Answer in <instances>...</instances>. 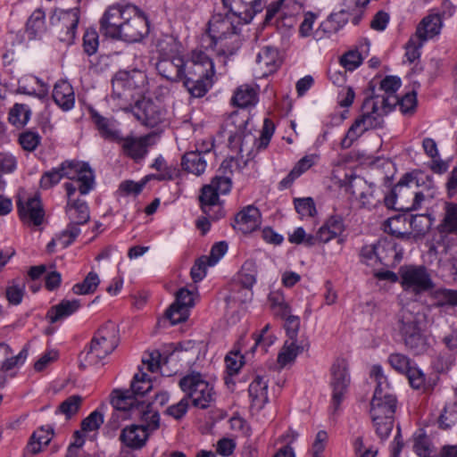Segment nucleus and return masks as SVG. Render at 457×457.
<instances>
[{
    "instance_id": "f257e3e1",
    "label": "nucleus",
    "mask_w": 457,
    "mask_h": 457,
    "mask_svg": "<svg viewBox=\"0 0 457 457\" xmlns=\"http://www.w3.org/2000/svg\"><path fill=\"white\" fill-rule=\"evenodd\" d=\"M401 87V79L396 76H386L380 81V89L386 96H381V106L378 107V96L374 95L375 87L370 84L371 96H368L362 104V114L349 128L346 135L341 140L344 149L349 148L354 140L368 129L379 127L383 122V116L389 112L398 103L396 91Z\"/></svg>"
},
{
    "instance_id": "f03ea898",
    "label": "nucleus",
    "mask_w": 457,
    "mask_h": 457,
    "mask_svg": "<svg viewBox=\"0 0 457 457\" xmlns=\"http://www.w3.org/2000/svg\"><path fill=\"white\" fill-rule=\"evenodd\" d=\"M100 30L108 37L134 43L149 33V23L136 5L117 4L104 12L100 20Z\"/></svg>"
},
{
    "instance_id": "7ed1b4c3",
    "label": "nucleus",
    "mask_w": 457,
    "mask_h": 457,
    "mask_svg": "<svg viewBox=\"0 0 457 457\" xmlns=\"http://www.w3.org/2000/svg\"><path fill=\"white\" fill-rule=\"evenodd\" d=\"M370 377L377 382L370 403V416L378 436L386 439L394 426L397 400L381 366L374 365L370 370Z\"/></svg>"
},
{
    "instance_id": "20e7f679",
    "label": "nucleus",
    "mask_w": 457,
    "mask_h": 457,
    "mask_svg": "<svg viewBox=\"0 0 457 457\" xmlns=\"http://www.w3.org/2000/svg\"><path fill=\"white\" fill-rule=\"evenodd\" d=\"M218 46L217 54L220 56L233 55L240 47L237 27L228 14H214L202 37L203 47L209 49Z\"/></svg>"
},
{
    "instance_id": "39448f33",
    "label": "nucleus",
    "mask_w": 457,
    "mask_h": 457,
    "mask_svg": "<svg viewBox=\"0 0 457 457\" xmlns=\"http://www.w3.org/2000/svg\"><path fill=\"white\" fill-rule=\"evenodd\" d=\"M214 63L202 50H195L185 62L184 87L193 97L204 96L213 84Z\"/></svg>"
},
{
    "instance_id": "423d86ee",
    "label": "nucleus",
    "mask_w": 457,
    "mask_h": 457,
    "mask_svg": "<svg viewBox=\"0 0 457 457\" xmlns=\"http://www.w3.org/2000/svg\"><path fill=\"white\" fill-rule=\"evenodd\" d=\"M118 344L117 327L112 322H107L93 337L85 353V361L88 365L98 364L104 358L114 351Z\"/></svg>"
},
{
    "instance_id": "0eeeda50",
    "label": "nucleus",
    "mask_w": 457,
    "mask_h": 457,
    "mask_svg": "<svg viewBox=\"0 0 457 457\" xmlns=\"http://www.w3.org/2000/svg\"><path fill=\"white\" fill-rule=\"evenodd\" d=\"M152 387L151 378L143 369H139L133 377L130 388L114 389L112 392V403L118 410H132L138 403H145L137 397L144 396Z\"/></svg>"
},
{
    "instance_id": "6e6552de",
    "label": "nucleus",
    "mask_w": 457,
    "mask_h": 457,
    "mask_svg": "<svg viewBox=\"0 0 457 457\" xmlns=\"http://www.w3.org/2000/svg\"><path fill=\"white\" fill-rule=\"evenodd\" d=\"M179 386L195 407L206 409L213 400L212 386L198 372L184 376Z\"/></svg>"
},
{
    "instance_id": "1a4fd4ad",
    "label": "nucleus",
    "mask_w": 457,
    "mask_h": 457,
    "mask_svg": "<svg viewBox=\"0 0 457 457\" xmlns=\"http://www.w3.org/2000/svg\"><path fill=\"white\" fill-rule=\"evenodd\" d=\"M399 275L400 283L404 291L420 295L435 287L430 273L423 265L401 267Z\"/></svg>"
},
{
    "instance_id": "9d476101",
    "label": "nucleus",
    "mask_w": 457,
    "mask_h": 457,
    "mask_svg": "<svg viewBox=\"0 0 457 457\" xmlns=\"http://www.w3.org/2000/svg\"><path fill=\"white\" fill-rule=\"evenodd\" d=\"M79 21V12L77 8L62 11L59 15L52 18L54 33L61 42L66 45L74 42Z\"/></svg>"
},
{
    "instance_id": "9b49d317",
    "label": "nucleus",
    "mask_w": 457,
    "mask_h": 457,
    "mask_svg": "<svg viewBox=\"0 0 457 457\" xmlns=\"http://www.w3.org/2000/svg\"><path fill=\"white\" fill-rule=\"evenodd\" d=\"M62 178L76 179L81 195L88 194L94 187L95 177L93 170L86 163L64 162L60 166Z\"/></svg>"
},
{
    "instance_id": "f8f14e48",
    "label": "nucleus",
    "mask_w": 457,
    "mask_h": 457,
    "mask_svg": "<svg viewBox=\"0 0 457 457\" xmlns=\"http://www.w3.org/2000/svg\"><path fill=\"white\" fill-rule=\"evenodd\" d=\"M348 363L345 359H337L331 367L332 405L337 410L350 385Z\"/></svg>"
},
{
    "instance_id": "ddd939ff",
    "label": "nucleus",
    "mask_w": 457,
    "mask_h": 457,
    "mask_svg": "<svg viewBox=\"0 0 457 457\" xmlns=\"http://www.w3.org/2000/svg\"><path fill=\"white\" fill-rule=\"evenodd\" d=\"M387 361L395 371L408 378L411 387L420 389L424 386V374L408 356L394 353L388 356Z\"/></svg>"
},
{
    "instance_id": "4468645a",
    "label": "nucleus",
    "mask_w": 457,
    "mask_h": 457,
    "mask_svg": "<svg viewBox=\"0 0 457 457\" xmlns=\"http://www.w3.org/2000/svg\"><path fill=\"white\" fill-rule=\"evenodd\" d=\"M347 190L360 201L363 207H375L382 200L380 190L376 189L371 184L367 183V181L361 178H356L351 180Z\"/></svg>"
},
{
    "instance_id": "2eb2a0df",
    "label": "nucleus",
    "mask_w": 457,
    "mask_h": 457,
    "mask_svg": "<svg viewBox=\"0 0 457 457\" xmlns=\"http://www.w3.org/2000/svg\"><path fill=\"white\" fill-rule=\"evenodd\" d=\"M195 305L193 292L187 288H180L176 294L175 302L166 312V317L171 324H179L188 318V311Z\"/></svg>"
},
{
    "instance_id": "dca6fc26",
    "label": "nucleus",
    "mask_w": 457,
    "mask_h": 457,
    "mask_svg": "<svg viewBox=\"0 0 457 457\" xmlns=\"http://www.w3.org/2000/svg\"><path fill=\"white\" fill-rule=\"evenodd\" d=\"M186 60L180 54L159 57L156 69L159 74L172 82H183Z\"/></svg>"
},
{
    "instance_id": "f3484780",
    "label": "nucleus",
    "mask_w": 457,
    "mask_h": 457,
    "mask_svg": "<svg viewBox=\"0 0 457 457\" xmlns=\"http://www.w3.org/2000/svg\"><path fill=\"white\" fill-rule=\"evenodd\" d=\"M257 265L255 261L250 259L244 262L237 276V284L234 287H242V295H233L234 299L246 302L252 297V287L256 282Z\"/></svg>"
},
{
    "instance_id": "a211bd4d",
    "label": "nucleus",
    "mask_w": 457,
    "mask_h": 457,
    "mask_svg": "<svg viewBox=\"0 0 457 457\" xmlns=\"http://www.w3.org/2000/svg\"><path fill=\"white\" fill-rule=\"evenodd\" d=\"M417 179L411 174H405L394 187L389 195H383L385 205L389 209H405L403 203L405 201V194L410 187L416 186Z\"/></svg>"
},
{
    "instance_id": "6ab92c4d",
    "label": "nucleus",
    "mask_w": 457,
    "mask_h": 457,
    "mask_svg": "<svg viewBox=\"0 0 457 457\" xmlns=\"http://www.w3.org/2000/svg\"><path fill=\"white\" fill-rule=\"evenodd\" d=\"M222 2L232 14L245 22L251 21L254 15L263 9L262 0H222Z\"/></svg>"
},
{
    "instance_id": "aec40b11",
    "label": "nucleus",
    "mask_w": 457,
    "mask_h": 457,
    "mask_svg": "<svg viewBox=\"0 0 457 457\" xmlns=\"http://www.w3.org/2000/svg\"><path fill=\"white\" fill-rule=\"evenodd\" d=\"M134 115L142 124L150 128L156 127L164 119L162 109L150 100L137 103Z\"/></svg>"
},
{
    "instance_id": "412c9836",
    "label": "nucleus",
    "mask_w": 457,
    "mask_h": 457,
    "mask_svg": "<svg viewBox=\"0 0 457 457\" xmlns=\"http://www.w3.org/2000/svg\"><path fill=\"white\" fill-rule=\"evenodd\" d=\"M17 208L20 217L24 222H29L35 226L42 224L45 212L37 196L29 198L25 203L21 199L18 200Z\"/></svg>"
},
{
    "instance_id": "4be33fe9",
    "label": "nucleus",
    "mask_w": 457,
    "mask_h": 457,
    "mask_svg": "<svg viewBox=\"0 0 457 457\" xmlns=\"http://www.w3.org/2000/svg\"><path fill=\"white\" fill-rule=\"evenodd\" d=\"M150 136L126 137H120V140L117 144L120 145L122 152L125 155L135 161L141 160L147 153Z\"/></svg>"
},
{
    "instance_id": "5701e85b",
    "label": "nucleus",
    "mask_w": 457,
    "mask_h": 457,
    "mask_svg": "<svg viewBox=\"0 0 457 457\" xmlns=\"http://www.w3.org/2000/svg\"><path fill=\"white\" fill-rule=\"evenodd\" d=\"M91 119L98 130L100 136L105 140L115 142L120 140V132L117 128L116 121L101 115L96 110H90Z\"/></svg>"
},
{
    "instance_id": "b1692460",
    "label": "nucleus",
    "mask_w": 457,
    "mask_h": 457,
    "mask_svg": "<svg viewBox=\"0 0 457 457\" xmlns=\"http://www.w3.org/2000/svg\"><path fill=\"white\" fill-rule=\"evenodd\" d=\"M149 434L140 425L125 427L120 435V442L132 450H138L145 446Z\"/></svg>"
},
{
    "instance_id": "393cba45",
    "label": "nucleus",
    "mask_w": 457,
    "mask_h": 457,
    "mask_svg": "<svg viewBox=\"0 0 457 457\" xmlns=\"http://www.w3.org/2000/svg\"><path fill=\"white\" fill-rule=\"evenodd\" d=\"M261 222V212L253 205L244 208L236 216V228L244 234L256 230Z\"/></svg>"
},
{
    "instance_id": "a878e982",
    "label": "nucleus",
    "mask_w": 457,
    "mask_h": 457,
    "mask_svg": "<svg viewBox=\"0 0 457 457\" xmlns=\"http://www.w3.org/2000/svg\"><path fill=\"white\" fill-rule=\"evenodd\" d=\"M256 64L262 77L275 72L280 65L278 50L272 46H264L256 56Z\"/></svg>"
},
{
    "instance_id": "bb28decb",
    "label": "nucleus",
    "mask_w": 457,
    "mask_h": 457,
    "mask_svg": "<svg viewBox=\"0 0 457 457\" xmlns=\"http://www.w3.org/2000/svg\"><path fill=\"white\" fill-rule=\"evenodd\" d=\"M140 417L139 424L149 435L160 427V415L157 411L153 410L151 403H138L132 409Z\"/></svg>"
},
{
    "instance_id": "cd10ccee",
    "label": "nucleus",
    "mask_w": 457,
    "mask_h": 457,
    "mask_svg": "<svg viewBox=\"0 0 457 457\" xmlns=\"http://www.w3.org/2000/svg\"><path fill=\"white\" fill-rule=\"evenodd\" d=\"M209 154V151H189L187 152L181 160V165L184 170L194 175L200 176L203 174L207 166L205 156Z\"/></svg>"
},
{
    "instance_id": "c85d7f7f",
    "label": "nucleus",
    "mask_w": 457,
    "mask_h": 457,
    "mask_svg": "<svg viewBox=\"0 0 457 457\" xmlns=\"http://www.w3.org/2000/svg\"><path fill=\"white\" fill-rule=\"evenodd\" d=\"M252 406L256 410H262L268 403V380L264 377L257 375L251 382L248 388Z\"/></svg>"
},
{
    "instance_id": "c756f323",
    "label": "nucleus",
    "mask_w": 457,
    "mask_h": 457,
    "mask_svg": "<svg viewBox=\"0 0 457 457\" xmlns=\"http://www.w3.org/2000/svg\"><path fill=\"white\" fill-rule=\"evenodd\" d=\"M53 98L55 104L63 111L72 109L75 104L72 86L65 80L58 81L53 90Z\"/></svg>"
},
{
    "instance_id": "7c9ffc66",
    "label": "nucleus",
    "mask_w": 457,
    "mask_h": 457,
    "mask_svg": "<svg viewBox=\"0 0 457 457\" xmlns=\"http://www.w3.org/2000/svg\"><path fill=\"white\" fill-rule=\"evenodd\" d=\"M421 318L422 315L414 310L403 308L398 313V329L402 337L421 330Z\"/></svg>"
},
{
    "instance_id": "2f4dec72",
    "label": "nucleus",
    "mask_w": 457,
    "mask_h": 457,
    "mask_svg": "<svg viewBox=\"0 0 457 457\" xmlns=\"http://www.w3.org/2000/svg\"><path fill=\"white\" fill-rule=\"evenodd\" d=\"M255 137L249 131L239 130L228 137V146L232 151H236L243 155L248 154L255 143Z\"/></svg>"
},
{
    "instance_id": "473e14b6",
    "label": "nucleus",
    "mask_w": 457,
    "mask_h": 457,
    "mask_svg": "<svg viewBox=\"0 0 457 457\" xmlns=\"http://www.w3.org/2000/svg\"><path fill=\"white\" fill-rule=\"evenodd\" d=\"M441 28V16L439 14H430L421 21L415 34L422 40L427 41L428 39L438 35Z\"/></svg>"
},
{
    "instance_id": "72a5a7b5",
    "label": "nucleus",
    "mask_w": 457,
    "mask_h": 457,
    "mask_svg": "<svg viewBox=\"0 0 457 457\" xmlns=\"http://www.w3.org/2000/svg\"><path fill=\"white\" fill-rule=\"evenodd\" d=\"M231 101L233 104L241 108L253 106L258 101L257 90L253 86L242 85L237 87Z\"/></svg>"
},
{
    "instance_id": "f704fd0d",
    "label": "nucleus",
    "mask_w": 457,
    "mask_h": 457,
    "mask_svg": "<svg viewBox=\"0 0 457 457\" xmlns=\"http://www.w3.org/2000/svg\"><path fill=\"white\" fill-rule=\"evenodd\" d=\"M80 307V302L78 299L62 300L59 304L53 306L47 315L52 323L58 321L74 313Z\"/></svg>"
},
{
    "instance_id": "c9c22d12",
    "label": "nucleus",
    "mask_w": 457,
    "mask_h": 457,
    "mask_svg": "<svg viewBox=\"0 0 457 457\" xmlns=\"http://www.w3.org/2000/svg\"><path fill=\"white\" fill-rule=\"evenodd\" d=\"M66 212L71 222L86 224L89 219V209L86 202L76 200L67 203Z\"/></svg>"
},
{
    "instance_id": "e433bc0d",
    "label": "nucleus",
    "mask_w": 457,
    "mask_h": 457,
    "mask_svg": "<svg viewBox=\"0 0 457 457\" xmlns=\"http://www.w3.org/2000/svg\"><path fill=\"white\" fill-rule=\"evenodd\" d=\"M438 230L441 233L457 235V204H445V217L438 225Z\"/></svg>"
},
{
    "instance_id": "4c0bfd02",
    "label": "nucleus",
    "mask_w": 457,
    "mask_h": 457,
    "mask_svg": "<svg viewBox=\"0 0 457 457\" xmlns=\"http://www.w3.org/2000/svg\"><path fill=\"white\" fill-rule=\"evenodd\" d=\"M349 13L345 10L331 13L320 25V29L328 35L337 33L348 21Z\"/></svg>"
},
{
    "instance_id": "58836bf2",
    "label": "nucleus",
    "mask_w": 457,
    "mask_h": 457,
    "mask_svg": "<svg viewBox=\"0 0 457 457\" xmlns=\"http://www.w3.org/2000/svg\"><path fill=\"white\" fill-rule=\"evenodd\" d=\"M303 349V345H298L297 340H287L278 355V363L281 368L285 367L293 362Z\"/></svg>"
},
{
    "instance_id": "ea45409f",
    "label": "nucleus",
    "mask_w": 457,
    "mask_h": 457,
    "mask_svg": "<svg viewBox=\"0 0 457 457\" xmlns=\"http://www.w3.org/2000/svg\"><path fill=\"white\" fill-rule=\"evenodd\" d=\"M318 160V155L316 154H309L303 156L300 159L296 164L294 166L289 174L285 178L281 183L283 184H290L295 179L300 177L303 172L308 170L311 167H312Z\"/></svg>"
},
{
    "instance_id": "a19ab883",
    "label": "nucleus",
    "mask_w": 457,
    "mask_h": 457,
    "mask_svg": "<svg viewBox=\"0 0 457 457\" xmlns=\"http://www.w3.org/2000/svg\"><path fill=\"white\" fill-rule=\"evenodd\" d=\"M45 12L40 9L32 12L27 21V33L29 38H36L41 36L45 31Z\"/></svg>"
},
{
    "instance_id": "79ce46f5",
    "label": "nucleus",
    "mask_w": 457,
    "mask_h": 457,
    "mask_svg": "<svg viewBox=\"0 0 457 457\" xmlns=\"http://www.w3.org/2000/svg\"><path fill=\"white\" fill-rule=\"evenodd\" d=\"M406 223L407 219L405 217L397 215L387 219L384 222V230L399 238L409 237V233L405 229Z\"/></svg>"
},
{
    "instance_id": "37998d69",
    "label": "nucleus",
    "mask_w": 457,
    "mask_h": 457,
    "mask_svg": "<svg viewBox=\"0 0 457 457\" xmlns=\"http://www.w3.org/2000/svg\"><path fill=\"white\" fill-rule=\"evenodd\" d=\"M53 437V430L44 429L41 428L34 432L31 436L30 441L28 445V449L32 453L36 454L41 452L43 446H46Z\"/></svg>"
},
{
    "instance_id": "c03bdc74",
    "label": "nucleus",
    "mask_w": 457,
    "mask_h": 457,
    "mask_svg": "<svg viewBox=\"0 0 457 457\" xmlns=\"http://www.w3.org/2000/svg\"><path fill=\"white\" fill-rule=\"evenodd\" d=\"M405 346L414 354H421L428 350V343L421 330L403 337Z\"/></svg>"
},
{
    "instance_id": "a18cd8bd",
    "label": "nucleus",
    "mask_w": 457,
    "mask_h": 457,
    "mask_svg": "<svg viewBox=\"0 0 457 457\" xmlns=\"http://www.w3.org/2000/svg\"><path fill=\"white\" fill-rule=\"evenodd\" d=\"M83 398L79 395H73L64 400L55 411V413L63 414L67 420L78 413Z\"/></svg>"
},
{
    "instance_id": "49530a36",
    "label": "nucleus",
    "mask_w": 457,
    "mask_h": 457,
    "mask_svg": "<svg viewBox=\"0 0 457 457\" xmlns=\"http://www.w3.org/2000/svg\"><path fill=\"white\" fill-rule=\"evenodd\" d=\"M199 200L202 204L203 212L209 217L212 218L210 212L212 207L217 204V202L219 200V194L214 189V187H212L211 183L209 185H205L202 188V193L201 195L199 196Z\"/></svg>"
},
{
    "instance_id": "de8ad7c7",
    "label": "nucleus",
    "mask_w": 457,
    "mask_h": 457,
    "mask_svg": "<svg viewBox=\"0 0 457 457\" xmlns=\"http://www.w3.org/2000/svg\"><path fill=\"white\" fill-rule=\"evenodd\" d=\"M99 278L96 272H89L81 283L73 286L72 291L75 295H88L96 291L99 285Z\"/></svg>"
},
{
    "instance_id": "09e8293b",
    "label": "nucleus",
    "mask_w": 457,
    "mask_h": 457,
    "mask_svg": "<svg viewBox=\"0 0 457 457\" xmlns=\"http://www.w3.org/2000/svg\"><path fill=\"white\" fill-rule=\"evenodd\" d=\"M31 112L28 105L15 104L9 113V120L17 127L24 126L30 118Z\"/></svg>"
},
{
    "instance_id": "8fccbe9b",
    "label": "nucleus",
    "mask_w": 457,
    "mask_h": 457,
    "mask_svg": "<svg viewBox=\"0 0 457 457\" xmlns=\"http://www.w3.org/2000/svg\"><path fill=\"white\" fill-rule=\"evenodd\" d=\"M104 421V416L102 411L98 409L92 411L87 418L81 422V431L83 433H88L96 431L100 428Z\"/></svg>"
},
{
    "instance_id": "3c124183",
    "label": "nucleus",
    "mask_w": 457,
    "mask_h": 457,
    "mask_svg": "<svg viewBox=\"0 0 457 457\" xmlns=\"http://www.w3.org/2000/svg\"><path fill=\"white\" fill-rule=\"evenodd\" d=\"M29 352L26 347H24L16 356H11L12 355V349L9 346V351L6 356H1L4 359V361L2 363L1 370L3 371H8L12 370L14 367L22 364L27 357H28Z\"/></svg>"
},
{
    "instance_id": "603ef678",
    "label": "nucleus",
    "mask_w": 457,
    "mask_h": 457,
    "mask_svg": "<svg viewBox=\"0 0 457 457\" xmlns=\"http://www.w3.org/2000/svg\"><path fill=\"white\" fill-rule=\"evenodd\" d=\"M156 46L159 57H170L179 54L178 43L172 37L165 36L163 38L158 40Z\"/></svg>"
},
{
    "instance_id": "864d4df0",
    "label": "nucleus",
    "mask_w": 457,
    "mask_h": 457,
    "mask_svg": "<svg viewBox=\"0 0 457 457\" xmlns=\"http://www.w3.org/2000/svg\"><path fill=\"white\" fill-rule=\"evenodd\" d=\"M363 58L358 50L353 49L345 53L340 58V64L349 71L357 69L362 63Z\"/></svg>"
},
{
    "instance_id": "5fc2aeb1",
    "label": "nucleus",
    "mask_w": 457,
    "mask_h": 457,
    "mask_svg": "<svg viewBox=\"0 0 457 457\" xmlns=\"http://www.w3.org/2000/svg\"><path fill=\"white\" fill-rule=\"evenodd\" d=\"M424 40H422L416 34L412 36L405 46V56L410 62H413L420 56V49L423 46Z\"/></svg>"
},
{
    "instance_id": "6e6d98bb",
    "label": "nucleus",
    "mask_w": 457,
    "mask_h": 457,
    "mask_svg": "<svg viewBox=\"0 0 457 457\" xmlns=\"http://www.w3.org/2000/svg\"><path fill=\"white\" fill-rule=\"evenodd\" d=\"M41 137L33 131H24L19 137V143L28 152L34 151L40 144Z\"/></svg>"
},
{
    "instance_id": "4d7b16f0",
    "label": "nucleus",
    "mask_w": 457,
    "mask_h": 457,
    "mask_svg": "<svg viewBox=\"0 0 457 457\" xmlns=\"http://www.w3.org/2000/svg\"><path fill=\"white\" fill-rule=\"evenodd\" d=\"M296 212L303 217H312L316 213V207L312 198H299L295 200Z\"/></svg>"
},
{
    "instance_id": "13d9d810",
    "label": "nucleus",
    "mask_w": 457,
    "mask_h": 457,
    "mask_svg": "<svg viewBox=\"0 0 457 457\" xmlns=\"http://www.w3.org/2000/svg\"><path fill=\"white\" fill-rule=\"evenodd\" d=\"M25 292L24 283H13L6 288V298L11 304L18 305L21 303Z\"/></svg>"
},
{
    "instance_id": "bf43d9fd",
    "label": "nucleus",
    "mask_w": 457,
    "mask_h": 457,
    "mask_svg": "<svg viewBox=\"0 0 457 457\" xmlns=\"http://www.w3.org/2000/svg\"><path fill=\"white\" fill-rule=\"evenodd\" d=\"M84 51L88 54H94L98 48V34L94 29H87L83 37Z\"/></svg>"
},
{
    "instance_id": "052dcab7",
    "label": "nucleus",
    "mask_w": 457,
    "mask_h": 457,
    "mask_svg": "<svg viewBox=\"0 0 457 457\" xmlns=\"http://www.w3.org/2000/svg\"><path fill=\"white\" fill-rule=\"evenodd\" d=\"M62 178V176L60 167L53 169L44 173L40 179V187L44 189H48L59 183Z\"/></svg>"
},
{
    "instance_id": "680f3d73",
    "label": "nucleus",
    "mask_w": 457,
    "mask_h": 457,
    "mask_svg": "<svg viewBox=\"0 0 457 457\" xmlns=\"http://www.w3.org/2000/svg\"><path fill=\"white\" fill-rule=\"evenodd\" d=\"M208 266L207 256H202L195 261L190 271L194 282H199L205 277Z\"/></svg>"
},
{
    "instance_id": "e2e57ef3",
    "label": "nucleus",
    "mask_w": 457,
    "mask_h": 457,
    "mask_svg": "<svg viewBox=\"0 0 457 457\" xmlns=\"http://www.w3.org/2000/svg\"><path fill=\"white\" fill-rule=\"evenodd\" d=\"M379 245H365L362 247L361 252V256L362 259V262H365L367 265H376L379 262L378 255L379 253H378V250H379Z\"/></svg>"
},
{
    "instance_id": "0e129e2a",
    "label": "nucleus",
    "mask_w": 457,
    "mask_h": 457,
    "mask_svg": "<svg viewBox=\"0 0 457 457\" xmlns=\"http://www.w3.org/2000/svg\"><path fill=\"white\" fill-rule=\"evenodd\" d=\"M289 241L293 244H304L308 246L315 245L313 235H307L303 228H297L289 235Z\"/></svg>"
},
{
    "instance_id": "69168bd1",
    "label": "nucleus",
    "mask_w": 457,
    "mask_h": 457,
    "mask_svg": "<svg viewBox=\"0 0 457 457\" xmlns=\"http://www.w3.org/2000/svg\"><path fill=\"white\" fill-rule=\"evenodd\" d=\"M212 187L217 191L219 195L228 194L232 186L230 176H216L211 181Z\"/></svg>"
},
{
    "instance_id": "338daca9",
    "label": "nucleus",
    "mask_w": 457,
    "mask_h": 457,
    "mask_svg": "<svg viewBox=\"0 0 457 457\" xmlns=\"http://www.w3.org/2000/svg\"><path fill=\"white\" fill-rule=\"evenodd\" d=\"M436 298L440 305H457V290L439 289L436 292Z\"/></svg>"
},
{
    "instance_id": "774afa93",
    "label": "nucleus",
    "mask_w": 457,
    "mask_h": 457,
    "mask_svg": "<svg viewBox=\"0 0 457 457\" xmlns=\"http://www.w3.org/2000/svg\"><path fill=\"white\" fill-rule=\"evenodd\" d=\"M244 357L238 353L231 352L225 358L226 367L230 375L236 374L239 371L244 364Z\"/></svg>"
}]
</instances>
